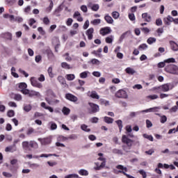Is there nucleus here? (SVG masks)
I'll return each instance as SVG.
<instances>
[{
  "mask_svg": "<svg viewBox=\"0 0 178 178\" xmlns=\"http://www.w3.org/2000/svg\"><path fill=\"white\" fill-rule=\"evenodd\" d=\"M159 88H160L161 91H163V92H168V91H170V90L175 88V83H167L160 86Z\"/></svg>",
  "mask_w": 178,
  "mask_h": 178,
  "instance_id": "nucleus-1",
  "label": "nucleus"
},
{
  "mask_svg": "<svg viewBox=\"0 0 178 178\" xmlns=\"http://www.w3.org/2000/svg\"><path fill=\"white\" fill-rule=\"evenodd\" d=\"M165 72L170 73V74H175L178 76V67L175 65H169L165 67Z\"/></svg>",
  "mask_w": 178,
  "mask_h": 178,
  "instance_id": "nucleus-2",
  "label": "nucleus"
},
{
  "mask_svg": "<svg viewBox=\"0 0 178 178\" xmlns=\"http://www.w3.org/2000/svg\"><path fill=\"white\" fill-rule=\"evenodd\" d=\"M44 94L46 95L45 101L49 104V105H51V99L54 97H55V93H54V91L51 89H48L44 92Z\"/></svg>",
  "mask_w": 178,
  "mask_h": 178,
  "instance_id": "nucleus-3",
  "label": "nucleus"
},
{
  "mask_svg": "<svg viewBox=\"0 0 178 178\" xmlns=\"http://www.w3.org/2000/svg\"><path fill=\"white\" fill-rule=\"evenodd\" d=\"M31 84L33 87H36V88H42V83L38 82L37 79L34 76L31 77L30 79Z\"/></svg>",
  "mask_w": 178,
  "mask_h": 178,
  "instance_id": "nucleus-4",
  "label": "nucleus"
},
{
  "mask_svg": "<svg viewBox=\"0 0 178 178\" xmlns=\"http://www.w3.org/2000/svg\"><path fill=\"white\" fill-rule=\"evenodd\" d=\"M115 97H117V98H123L124 99H127L129 96L127 95V92H125L124 90L121 89L115 93Z\"/></svg>",
  "mask_w": 178,
  "mask_h": 178,
  "instance_id": "nucleus-5",
  "label": "nucleus"
},
{
  "mask_svg": "<svg viewBox=\"0 0 178 178\" xmlns=\"http://www.w3.org/2000/svg\"><path fill=\"white\" fill-rule=\"evenodd\" d=\"M90 113H97L99 111V106L94 103L89 102Z\"/></svg>",
  "mask_w": 178,
  "mask_h": 178,
  "instance_id": "nucleus-6",
  "label": "nucleus"
},
{
  "mask_svg": "<svg viewBox=\"0 0 178 178\" xmlns=\"http://www.w3.org/2000/svg\"><path fill=\"white\" fill-rule=\"evenodd\" d=\"M38 141H40L42 145H48V144H51L52 142V138L51 137L38 138Z\"/></svg>",
  "mask_w": 178,
  "mask_h": 178,
  "instance_id": "nucleus-7",
  "label": "nucleus"
},
{
  "mask_svg": "<svg viewBox=\"0 0 178 178\" xmlns=\"http://www.w3.org/2000/svg\"><path fill=\"white\" fill-rule=\"evenodd\" d=\"M65 98H66V99H68L69 101H71L72 102H77V101H79V99L77 98V97H76L70 93L66 94Z\"/></svg>",
  "mask_w": 178,
  "mask_h": 178,
  "instance_id": "nucleus-8",
  "label": "nucleus"
},
{
  "mask_svg": "<svg viewBox=\"0 0 178 178\" xmlns=\"http://www.w3.org/2000/svg\"><path fill=\"white\" fill-rule=\"evenodd\" d=\"M5 151L6 152H16V151H17V147L15 145H10L5 148Z\"/></svg>",
  "mask_w": 178,
  "mask_h": 178,
  "instance_id": "nucleus-9",
  "label": "nucleus"
},
{
  "mask_svg": "<svg viewBox=\"0 0 178 178\" xmlns=\"http://www.w3.org/2000/svg\"><path fill=\"white\" fill-rule=\"evenodd\" d=\"M122 141L124 144H127L128 147H131L132 145L133 142L131 141V139H129L126 135L122 136Z\"/></svg>",
  "mask_w": 178,
  "mask_h": 178,
  "instance_id": "nucleus-10",
  "label": "nucleus"
},
{
  "mask_svg": "<svg viewBox=\"0 0 178 178\" xmlns=\"http://www.w3.org/2000/svg\"><path fill=\"white\" fill-rule=\"evenodd\" d=\"M99 33L102 35H106V34H109V33H111V28L109 27L102 28L99 31Z\"/></svg>",
  "mask_w": 178,
  "mask_h": 178,
  "instance_id": "nucleus-11",
  "label": "nucleus"
},
{
  "mask_svg": "<svg viewBox=\"0 0 178 178\" xmlns=\"http://www.w3.org/2000/svg\"><path fill=\"white\" fill-rule=\"evenodd\" d=\"M73 18L76 19L77 22H83V17L79 11H76L73 15Z\"/></svg>",
  "mask_w": 178,
  "mask_h": 178,
  "instance_id": "nucleus-12",
  "label": "nucleus"
},
{
  "mask_svg": "<svg viewBox=\"0 0 178 178\" xmlns=\"http://www.w3.org/2000/svg\"><path fill=\"white\" fill-rule=\"evenodd\" d=\"M94 34V29L93 28H90L86 31V35L88 36V40H91L93 37Z\"/></svg>",
  "mask_w": 178,
  "mask_h": 178,
  "instance_id": "nucleus-13",
  "label": "nucleus"
},
{
  "mask_svg": "<svg viewBox=\"0 0 178 178\" xmlns=\"http://www.w3.org/2000/svg\"><path fill=\"white\" fill-rule=\"evenodd\" d=\"M142 17L145 19V22H151V15L148 13H145L142 14Z\"/></svg>",
  "mask_w": 178,
  "mask_h": 178,
  "instance_id": "nucleus-14",
  "label": "nucleus"
},
{
  "mask_svg": "<svg viewBox=\"0 0 178 178\" xmlns=\"http://www.w3.org/2000/svg\"><path fill=\"white\" fill-rule=\"evenodd\" d=\"M29 147L33 149H38V143L34 140L29 141Z\"/></svg>",
  "mask_w": 178,
  "mask_h": 178,
  "instance_id": "nucleus-15",
  "label": "nucleus"
},
{
  "mask_svg": "<svg viewBox=\"0 0 178 178\" xmlns=\"http://www.w3.org/2000/svg\"><path fill=\"white\" fill-rule=\"evenodd\" d=\"M156 115L161 118H160L161 123H162V124L166 123V122L168 120V118L166 117V115H161L160 113H156Z\"/></svg>",
  "mask_w": 178,
  "mask_h": 178,
  "instance_id": "nucleus-16",
  "label": "nucleus"
},
{
  "mask_svg": "<svg viewBox=\"0 0 178 178\" xmlns=\"http://www.w3.org/2000/svg\"><path fill=\"white\" fill-rule=\"evenodd\" d=\"M29 97H41V93L35 90H30Z\"/></svg>",
  "mask_w": 178,
  "mask_h": 178,
  "instance_id": "nucleus-17",
  "label": "nucleus"
},
{
  "mask_svg": "<svg viewBox=\"0 0 178 178\" xmlns=\"http://www.w3.org/2000/svg\"><path fill=\"white\" fill-rule=\"evenodd\" d=\"M158 98H159V97L157 95H151L146 97V100L152 101L154 99H158Z\"/></svg>",
  "mask_w": 178,
  "mask_h": 178,
  "instance_id": "nucleus-18",
  "label": "nucleus"
},
{
  "mask_svg": "<svg viewBox=\"0 0 178 178\" xmlns=\"http://www.w3.org/2000/svg\"><path fill=\"white\" fill-rule=\"evenodd\" d=\"M104 20H106V23L108 24H112L113 23V19L108 15L104 17Z\"/></svg>",
  "mask_w": 178,
  "mask_h": 178,
  "instance_id": "nucleus-19",
  "label": "nucleus"
},
{
  "mask_svg": "<svg viewBox=\"0 0 178 178\" xmlns=\"http://www.w3.org/2000/svg\"><path fill=\"white\" fill-rule=\"evenodd\" d=\"M40 105L42 108L47 109V111H50L51 113L54 112V108H52L51 106H47V104H45V102H42Z\"/></svg>",
  "mask_w": 178,
  "mask_h": 178,
  "instance_id": "nucleus-20",
  "label": "nucleus"
},
{
  "mask_svg": "<svg viewBox=\"0 0 178 178\" xmlns=\"http://www.w3.org/2000/svg\"><path fill=\"white\" fill-rule=\"evenodd\" d=\"M29 147H30V142L29 141L22 142V148L23 149H24V151H27Z\"/></svg>",
  "mask_w": 178,
  "mask_h": 178,
  "instance_id": "nucleus-21",
  "label": "nucleus"
},
{
  "mask_svg": "<svg viewBox=\"0 0 178 178\" xmlns=\"http://www.w3.org/2000/svg\"><path fill=\"white\" fill-rule=\"evenodd\" d=\"M4 19H10V22L15 21V15H9V14H4L3 15Z\"/></svg>",
  "mask_w": 178,
  "mask_h": 178,
  "instance_id": "nucleus-22",
  "label": "nucleus"
},
{
  "mask_svg": "<svg viewBox=\"0 0 178 178\" xmlns=\"http://www.w3.org/2000/svg\"><path fill=\"white\" fill-rule=\"evenodd\" d=\"M104 120L105 123H107L108 124H111V123H113V118H109L108 116H105L104 118Z\"/></svg>",
  "mask_w": 178,
  "mask_h": 178,
  "instance_id": "nucleus-23",
  "label": "nucleus"
},
{
  "mask_svg": "<svg viewBox=\"0 0 178 178\" xmlns=\"http://www.w3.org/2000/svg\"><path fill=\"white\" fill-rule=\"evenodd\" d=\"M4 38H6V40H8V41H12L13 40V35L12 33L9 32H6L3 34Z\"/></svg>",
  "mask_w": 178,
  "mask_h": 178,
  "instance_id": "nucleus-24",
  "label": "nucleus"
},
{
  "mask_svg": "<svg viewBox=\"0 0 178 178\" xmlns=\"http://www.w3.org/2000/svg\"><path fill=\"white\" fill-rule=\"evenodd\" d=\"M97 167L95 168V170H101V168H104V166L106 165V161H103L100 165H98V163H96Z\"/></svg>",
  "mask_w": 178,
  "mask_h": 178,
  "instance_id": "nucleus-25",
  "label": "nucleus"
},
{
  "mask_svg": "<svg viewBox=\"0 0 178 178\" xmlns=\"http://www.w3.org/2000/svg\"><path fill=\"white\" fill-rule=\"evenodd\" d=\"M81 129L83 130V131H86V133H90V131H91V129L88 128V126L86 125L85 124L81 125Z\"/></svg>",
  "mask_w": 178,
  "mask_h": 178,
  "instance_id": "nucleus-26",
  "label": "nucleus"
},
{
  "mask_svg": "<svg viewBox=\"0 0 178 178\" xmlns=\"http://www.w3.org/2000/svg\"><path fill=\"white\" fill-rule=\"evenodd\" d=\"M65 79H67L68 81H72V80L76 79V76H74L73 74H68L65 76Z\"/></svg>",
  "mask_w": 178,
  "mask_h": 178,
  "instance_id": "nucleus-27",
  "label": "nucleus"
},
{
  "mask_svg": "<svg viewBox=\"0 0 178 178\" xmlns=\"http://www.w3.org/2000/svg\"><path fill=\"white\" fill-rule=\"evenodd\" d=\"M147 42L149 44V45H152V44L156 42V38L150 37L147 40Z\"/></svg>",
  "mask_w": 178,
  "mask_h": 178,
  "instance_id": "nucleus-28",
  "label": "nucleus"
},
{
  "mask_svg": "<svg viewBox=\"0 0 178 178\" xmlns=\"http://www.w3.org/2000/svg\"><path fill=\"white\" fill-rule=\"evenodd\" d=\"M90 97H91V98H93L94 99H99V95H98L97 92L94 90L91 92Z\"/></svg>",
  "mask_w": 178,
  "mask_h": 178,
  "instance_id": "nucleus-29",
  "label": "nucleus"
},
{
  "mask_svg": "<svg viewBox=\"0 0 178 178\" xmlns=\"http://www.w3.org/2000/svg\"><path fill=\"white\" fill-rule=\"evenodd\" d=\"M79 175H80L81 176H88V171H87V170H84V169H81L79 172H78Z\"/></svg>",
  "mask_w": 178,
  "mask_h": 178,
  "instance_id": "nucleus-30",
  "label": "nucleus"
},
{
  "mask_svg": "<svg viewBox=\"0 0 178 178\" xmlns=\"http://www.w3.org/2000/svg\"><path fill=\"white\" fill-rule=\"evenodd\" d=\"M61 67H63V69H66L67 70H69L70 69H72V67H70V65H69L66 62L61 63Z\"/></svg>",
  "mask_w": 178,
  "mask_h": 178,
  "instance_id": "nucleus-31",
  "label": "nucleus"
},
{
  "mask_svg": "<svg viewBox=\"0 0 178 178\" xmlns=\"http://www.w3.org/2000/svg\"><path fill=\"white\" fill-rule=\"evenodd\" d=\"M171 49L172 51H178V44L175 42H170Z\"/></svg>",
  "mask_w": 178,
  "mask_h": 178,
  "instance_id": "nucleus-32",
  "label": "nucleus"
},
{
  "mask_svg": "<svg viewBox=\"0 0 178 178\" xmlns=\"http://www.w3.org/2000/svg\"><path fill=\"white\" fill-rule=\"evenodd\" d=\"M90 72L88 71H85L83 72H81L79 76L81 77V79H87V77H88V74H89Z\"/></svg>",
  "mask_w": 178,
  "mask_h": 178,
  "instance_id": "nucleus-33",
  "label": "nucleus"
},
{
  "mask_svg": "<svg viewBox=\"0 0 178 178\" xmlns=\"http://www.w3.org/2000/svg\"><path fill=\"white\" fill-rule=\"evenodd\" d=\"M116 168L119 170V173H120V170L121 172H123V170H124V172H127V168L123 166L122 165H118L116 166Z\"/></svg>",
  "mask_w": 178,
  "mask_h": 178,
  "instance_id": "nucleus-34",
  "label": "nucleus"
},
{
  "mask_svg": "<svg viewBox=\"0 0 178 178\" xmlns=\"http://www.w3.org/2000/svg\"><path fill=\"white\" fill-rule=\"evenodd\" d=\"M125 72L126 73H127L128 74H134V73H136V71L134 70V69L131 68V67H127L125 69Z\"/></svg>",
  "mask_w": 178,
  "mask_h": 178,
  "instance_id": "nucleus-35",
  "label": "nucleus"
},
{
  "mask_svg": "<svg viewBox=\"0 0 178 178\" xmlns=\"http://www.w3.org/2000/svg\"><path fill=\"white\" fill-rule=\"evenodd\" d=\"M115 123L118 124L120 131H122V129H123V122H122V120L115 121Z\"/></svg>",
  "mask_w": 178,
  "mask_h": 178,
  "instance_id": "nucleus-36",
  "label": "nucleus"
},
{
  "mask_svg": "<svg viewBox=\"0 0 178 178\" xmlns=\"http://www.w3.org/2000/svg\"><path fill=\"white\" fill-rule=\"evenodd\" d=\"M62 112L63 115H65L66 116H67V115L70 113V109L67 107H63L62 109Z\"/></svg>",
  "mask_w": 178,
  "mask_h": 178,
  "instance_id": "nucleus-37",
  "label": "nucleus"
},
{
  "mask_svg": "<svg viewBox=\"0 0 178 178\" xmlns=\"http://www.w3.org/2000/svg\"><path fill=\"white\" fill-rule=\"evenodd\" d=\"M67 140H68V138L67 137L63 136H59L57 138V141L62 142V143H63V142H65Z\"/></svg>",
  "mask_w": 178,
  "mask_h": 178,
  "instance_id": "nucleus-38",
  "label": "nucleus"
},
{
  "mask_svg": "<svg viewBox=\"0 0 178 178\" xmlns=\"http://www.w3.org/2000/svg\"><path fill=\"white\" fill-rule=\"evenodd\" d=\"M58 81H59V83H60V84H62L63 86H65V84H66V81L65 80V78H63V76H59L58 77Z\"/></svg>",
  "mask_w": 178,
  "mask_h": 178,
  "instance_id": "nucleus-39",
  "label": "nucleus"
},
{
  "mask_svg": "<svg viewBox=\"0 0 178 178\" xmlns=\"http://www.w3.org/2000/svg\"><path fill=\"white\" fill-rule=\"evenodd\" d=\"M89 63H92V65H97L98 66L101 62L97 58H92Z\"/></svg>",
  "mask_w": 178,
  "mask_h": 178,
  "instance_id": "nucleus-40",
  "label": "nucleus"
},
{
  "mask_svg": "<svg viewBox=\"0 0 178 178\" xmlns=\"http://www.w3.org/2000/svg\"><path fill=\"white\" fill-rule=\"evenodd\" d=\"M90 23L93 26H97L98 24H101V19H95L93 21H91Z\"/></svg>",
  "mask_w": 178,
  "mask_h": 178,
  "instance_id": "nucleus-41",
  "label": "nucleus"
},
{
  "mask_svg": "<svg viewBox=\"0 0 178 178\" xmlns=\"http://www.w3.org/2000/svg\"><path fill=\"white\" fill-rule=\"evenodd\" d=\"M143 137H144V138H147V140H149V141H154V137H152V136H151V135L144 134L143 135Z\"/></svg>",
  "mask_w": 178,
  "mask_h": 178,
  "instance_id": "nucleus-42",
  "label": "nucleus"
},
{
  "mask_svg": "<svg viewBox=\"0 0 178 178\" xmlns=\"http://www.w3.org/2000/svg\"><path fill=\"white\" fill-rule=\"evenodd\" d=\"M31 106L30 104H25L24 105V111H25V112H30V111H31Z\"/></svg>",
  "mask_w": 178,
  "mask_h": 178,
  "instance_id": "nucleus-43",
  "label": "nucleus"
},
{
  "mask_svg": "<svg viewBox=\"0 0 178 178\" xmlns=\"http://www.w3.org/2000/svg\"><path fill=\"white\" fill-rule=\"evenodd\" d=\"M49 156H56V154H42L40 155V158H49Z\"/></svg>",
  "mask_w": 178,
  "mask_h": 178,
  "instance_id": "nucleus-44",
  "label": "nucleus"
},
{
  "mask_svg": "<svg viewBox=\"0 0 178 178\" xmlns=\"http://www.w3.org/2000/svg\"><path fill=\"white\" fill-rule=\"evenodd\" d=\"M106 42L107 44H112V42H113V36H109L106 38Z\"/></svg>",
  "mask_w": 178,
  "mask_h": 178,
  "instance_id": "nucleus-45",
  "label": "nucleus"
},
{
  "mask_svg": "<svg viewBox=\"0 0 178 178\" xmlns=\"http://www.w3.org/2000/svg\"><path fill=\"white\" fill-rule=\"evenodd\" d=\"M113 19H119V16H120V14L117 12V11H114L111 13Z\"/></svg>",
  "mask_w": 178,
  "mask_h": 178,
  "instance_id": "nucleus-46",
  "label": "nucleus"
},
{
  "mask_svg": "<svg viewBox=\"0 0 178 178\" xmlns=\"http://www.w3.org/2000/svg\"><path fill=\"white\" fill-rule=\"evenodd\" d=\"M164 62L165 63H176V60L173 58H170L168 59H166L164 60Z\"/></svg>",
  "mask_w": 178,
  "mask_h": 178,
  "instance_id": "nucleus-47",
  "label": "nucleus"
},
{
  "mask_svg": "<svg viewBox=\"0 0 178 178\" xmlns=\"http://www.w3.org/2000/svg\"><path fill=\"white\" fill-rule=\"evenodd\" d=\"M91 9H92V10H93L94 12H97V11H98V10L99 9V5H98V4H93V5L91 6Z\"/></svg>",
  "mask_w": 178,
  "mask_h": 178,
  "instance_id": "nucleus-48",
  "label": "nucleus"
},
{
  "mask_svg": "<svg viewBox=\"0 0 178 178\" xmlns=\"http://www.w3.org/2000/svg\"><path fill=\"white\" fill-rule=\"evenodd\" d=\"M63 56L65 58V60H67V62H72V57L69 56V53H65Z\"/></svg>",
  "mask_w": 178,
  "mask_h": 178,
  "instance_id": "nucleus-49",
  "label": "nucleus"
},
{
  "mask_svg": "<svg viewBox=\"0 0 178 178\" xmlns=\"http://www.w3.org/2000/svg\"><path fill=\"white\" fill-rule=\"evenodd\" d=\"M52 8H54V1H52V0H50V4L49 7L47 8V12H51V10H52Z\"/></svg>",
  "mask_w": 178,
  "mask_h": 178,
  "instance_id": "nucleus-50",
  "label": "nucleus"
},
{
  "mask_svg": "<svg viewBox=\"0 0 178 178\" xmlns=\"http://www.w3.org/2000/svg\"><path fill=\"white\" fill-rule=\"evenodd\" d=\"M47 73H48L49 77H51V79H52L54 77V73L52 72V67H49L48 68Z\"/></svg>",
  "mask_w": 178,
  "mask_h": 178,
  "instance_id": "nucleus-51",
  "label": "nucleus"
},
{
  "mask_svg": "<svg viewBox=\"0 0 178 178\" xmlns=\"http://www.w3.org/2000/svg\"><path fill=\"white\" fill-rule=\"evenodd\" d=\"M8 118H13L15 116V111L13 110H9L7 113Z\"/></svg>",
  "mask_w": 178,
  "mask_h": 178,
  "instance_id": "nucleus-52",
  "label": "nucleus"
},
{
  "mask_svg": "<svg viewBox=\"0 0 178 178\" xmlns=\"http://www.w3.org/2000/svg\"><path fill=\"white\" fill-rule=\"evenodd\" d=\"M112 152H113V154H118V155L123 154V152H122V150L119 149H113Z\"/></svg>",
  "mask_w": 178,
  "mask_h": 178,
  "instance_id": "nucleus-53",
  "label": "nucleus"
},
{
  "mask_svg": "<svg viewBox=\"0 0 178 178\" xmlns=\"http://www.w3.org/2000/svg\"><path fill=\"white\" fill-rule=\"evenodd\" d=\"M19 88H20L21 90H25L26 88H27V84L26 83H21L19 85Z\"/></svg>",
  "mask_w": 178,
  "mask_h": 178,
  "instance_id": "nucleus-54",
  "label": "nucleus"
},
{
  "mask_svg": "<svg viewBox=\"0 0 178 178\" xmlns=\"http://www.w3.org/2000/svg\"><path fill=\"white\" fill-rule=\"evenodd\" d=\"M47 164L51 168H54V166H56V165H58V163L56 161H47Z\"/></svg>",
  "mask_w": 178,
  "mask_h": 178,
  "instance_id": "nucleus-55",
  "label": "nucleus"
},
{
  "mask_svg": "<svg viewBox=\"0 0 178 178\" xmlns=\"http://www.w3.org/2000/svg\"><path fill=\"white\" fill-rule=\"evenodd\" d=\"M159 109H161V107L156 106L150 108V112H159Z\"/></svg>",
  "mask_w": 178,
  "mask_h": 178,
  "instance_id": "nucleus-56",
  "label": "nucleus"
},
{
  "mask_svg": "<svg viewBox=\"0 0 178 178\" xmlns=\"http://www.w3.org/2000/svg\"><path fill=\"white\" fill-rule=\"evenodd\" d=\"M139 49H148V45L147 44H141L139 47H138Z\"/></svg>",
  "mask_w": 178,
  "mask_h": 178,
  "instance_id": "nucleus-57",
  "label": "nucleus"
},
{
  "mask_svg": "<svg viewBox=\"0 0 178 178\" xmlns=\"http://www.w3.org/2000/svg\"><path fill=\"white\" fill-rule=\"evenodd\" d=\"M14 22H17L18 23H22L23 22V17H15Z\"/></svg>",
  "mask_w": 178,
  "mask_h": 178,
  "instance_id": "nucleus-58",
  "label": "nucleus"
},
{
  "mask_svg": "<svg viewBox=\"0 0 178 178\" xmlns=\"http://www.w3.org/2000/svg\"><path fill=\"white\" fill-rule=\"evenodd\" d=\"M38 31H39V33H40V34H41V35H45V31H44L42 27H38Z\"/></svg>",
  "mask_w": 178,
  "mask_h": 178,
  "instance_id": "nucleus-59",
  "label": "nucleus"
},
{
  "mask_svg": "<svg viewBox=\"0 0 178 178\" xmlns=\"http://www.w3.org/2000/svg\"><path fill=\"white\" fill-rule=\"evenodd\" d=\"M138 172L140 173V175H143V178H147V172H145V171H144V170H140L138 171Z\"/></svg>",
  "mask_w": 178,
  "mask_h": 178,
  "instance_id": "nucleus-60",
  "label": "nucleus"
},
{
  "mask_svg": "<svg viewBox=\"0 0 178 178\" xmlns=\"http://www.w3.org/2000/svg\"><path fill=\"white\" fill-rule=\"evenodd\" d=\"M74 177H79V175H77V174H71V175H66L65 177V178H74Z\"/></svg>",
  "mask_w": 178,
  "mask_h": 178,
  "instance_id": "nucleus-61",
  "label": "nucleus"
},
{
  "mask_svg": "<svg viewBox=\"0 0 178 178\" xmlns=\"http://www.w3.org/2000/svg\"><path fill=\"white\" fill-rule=\"evenodd\" d=\"M68 140H77L78 137H77V135L76 134H72V135H70V136L67 138Z\"/></svg>",
  "mask_w": 178,
  "mask_h": 178,
  "instance_id": "nucleus-62",
  "label": "nucleus"
},
{
  "mask_svg": "<svg viewBox=\"0 0 178 178\" xmlns=\"http://www.w3.org/2000/svg\"><path fill=\"white\" fill-rule=\"evenodd\" d=\"M98 120H99V119L97 117H93L90 119L91 123H98Z\"/></svg>",
  "mask_w": 178,
  "mask_h": 178,
  "instance_id": "nucleus-63",
  "label": "nucleus"
},
{
  "mask_svg": "<svg viewBox=\"0 0 178 178\" xmlns=\"http://www.w3.org/2000/svg\"><path fill=\"white\" fill-rule=\"evenodd\" d=\"M49 19L47 17L43 18L44 24L48 25L49 24Z\"/></svg>",
  "mask_w": 178,
  "mask_h": 178,
  "instance_id": "nucleus-64",
  "label": "nucleus"
}]
</instances>
